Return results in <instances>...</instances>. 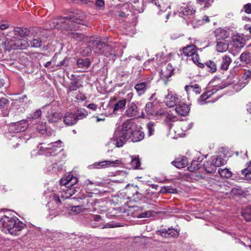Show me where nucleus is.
<instances>
[{
  "instance_id": "obj_2",
  "label": "nucleus",
  "mask_w": 251,
  "mask_h": 251,
  "mask_svg": "<svg viewBox=\"0 0 251 251\" xmlns=\"http://www.w3.org/2000/svg\"><path fill=\"white\" fill-rule=\"evenodd\" d=\"M128 193L130 196L128 197V199L131 201L139 202L144 200L145 202L151 204V201L149 198L148 195H144L140 192L139 187L137 185H132L128 189Z\"/></svg>"
},
{
  "instance_id": "obj_29",
  "label": "nucleus",
  "mask_w": 251,
  "mask_h": 251,
  "mask_svg": "<svg viewBox=\"0 0 251 251\" xmlns=\"http://www.w3.org/2000/svg\"><path fill=\"white\" fill-rule=\"evenodd\" d=\"M241 215L246 221H251V205H248L243 208Z\"/></svg>"
},
{
  "instance_id": "obj_39",
  "label": "nucleus",
  "mask_w": 251,
  "mask_h": 251,
  "mask_svg": "<svg viewBox=\"0 0 251 251\" xmlns=\"http://www.w3.org/2000/svg\"><path fill=\"white\" fill-rule=\"evenodd\" d=\"M72 39L77 42H81L83 40L84 35L78 32H72L70 33Z\"/></svg>"
},
{
  "instance_id": "obj_25",
  "label": "nucleus",
  "mask_w": 251,
  "mask_h": 251,
  "mask_svg": "<svg viewBox=\"0 0 251 251\" xmlns=\"http://www.w3.org/2000/svg\"><path fill=\"white\" fill-rule=\"evenodd\" d=\"M129 164L133 169L143 170L145 168V167L142 166L141 161L140 158H132Z\"/></svg>"
},
{
  "instance_id": "obj_53",
  "label": "nucleus",
  "mask_w": 251,
  "mask_h": 251,
  "mask_svg": "<svg viewBox=\"0 0 251 251\" xmlns=\"http://www.w3.org/2000/svg\"><path fill=\"white\" fill-rule=\"evenodd\" d=\"M42 111L40 109H37L34 112L30 113L28 116V118L33 119H36L41 116Z\"/></svg>"
},
{
  "instance_id": "obj_49",
  "label": "nucleus",
  "mask_w": 251,
  "mask_h": 251,
  "mask_svg": "<svg viewBox=\"0 0 251 251\" xmlns=\"http://www.w3.org/2000/svg\"><path fill=\"white\" fill-rule=\"evenodd\" d=\"M50 199L51 201H54L58 206L61 204V201L59 196L56 194H52L50 197Z\"/></svg>"
},
{
  "instance_id": "obj_1",
  "label": "nucleus",
  "mask_w": 251,
  "mask_h": 251,
  "mask_svg": "<svg viewBox=\"0 0 251 251\" xmlns=\"http://www.w3.org/2000/svg\"><path fill=\"white\" fill-rule=\"evenodd\" d=\"M25 225L16 217H9L6 216L0 219V227L7 229L12 235H18Z\"/></svg>"
},
{
  "instance_id": "obj_10",
  "label": "nucleus",
  "mask_w": 251,
  "mask_h": 251,
  "mask_svg": "<svg viewBox=\"0 0 251 251\" xmlns=\"http://www.w3.org/2000/svg\"><path fill=\"white\" fill-rule=\"evenodd\" d=\"M139 114V108L135 102H132L127 103V109L125 113L126 116L128 118L138 117Z\"/></svg>"
},
{
  "instance_id": "obj_46",
  "label": "nucleus",
  "mask_w": 251,
  "mask_h": 251,
  "mask_svg": "<svg viewBox=\"0 0 251 251\" xmlns=\"http://www.w3.org/2000/svg\"><path fill=\"white\" fill-rule=\"evenodd\" d=\"M213 160L216 168L224 165L226 162L224 158H215Z\"/></svg>"
},
{
  "instance_id": "obj_32",
  "label": "nucleus",
  "mask_w": 251,
  "mask_h": 251,
  "mask_svg": "<svg viewBox=\"0 0 251 251\" xmlns=\"http://www.w3.org/2000/svg\"><path fill=\"white\" fill-rule=\"evenodd\" d=\"M240 61L245 64L251 63V53L250 52H243L241 53L239 57Z\"/></svg>"
},
{
  "instance_id": "obj_36",
  "label": "nucleus",
  "mask_w": 251,
  "mask_h": 251,
  "mask_svg": "<svg viewBox=\"0 0 251 251\" xmlns=\"http://www.w3.org/2000/svg\"><path fill=\"white\" fill-rule=\"evenodd\" d=\"M180 230L173 227H168V232L167 238H177L179 235Z\"/></svg>"
},
{
  "instance_id": "obj_9",
  "label": "nucleus",
  "mask_w": 251,
  "mask_h": 251,
  "mask_svg": "<svg viewBox=\"0 0 251 251\" xmlns=\"http://www.w3.org/2000/svg\"><path fill=\"white\" fill-rule=\"evenodd\" d=\"M168 94L165 96L164 103L169 107H173L176 106L179 101L178 96L174 94L172 91L167 90Z\"/></svg>"
},
{
  "instance_id": "obj_22",
  "label": "nucleus",
  "mask_w": 251,
  "mask_h": 251,
  "mask_svg": "<svg viewBox=\"0 0 251 251\" xmlns=\"http://www.w3.org/2000/svg\"><path fill=\"white\" fill-rule=\"evenodd\" d=\"M174 68L171 63H169L167 65V66L164 70H161V75L163 77L167 79L172 76L174 74Z\"/></svg>"
},
{
  "instance_id": "obj_30",
  "label": "nucleus",
  "mask_w": 251,
  "mask_h": 251,
  "mask_svg": "<svg viewBox=\"0 0 251 251\" xmlns=\"http://www.w3.org/2000/svg\"><path fill=\"white\" fill-rule=\"evenodd\" d=\"M6 49L7 50H16L20 47L19 43H15L13 39L7 38L5 40Z\"/></svg>"
},
{
  "instance_id": "obj_38",
  "label": "nucleus",
  "mask_w": 251,
  "mask_h": 251,
  "mask_svg": "<svg viewBox=\"0 0 251 251\" xmlns=\"http://www.w3.org/2000/svg\"><path fill=\"white\" fill-rule=\"evenodd\" d=\"M126 103V99L118 100L114 106L113 111L115 112L125 107Z\"/></svg>"
},
{
  "instance_id": "obj_64",
  "label": "nucleus",
  "mask_w": 251,
  "mask_h": 251,
  "mask_svg": "<svg viewBox=\"0 0 251 251\" xmlns=\"http://www.w3.org/2000/svg\"><path fill=\"white\" fill-rule=\"evenodd\" d=\"M247 172H251V162H250L248 166L246 168L243 169L241 171L242 174H245Z\"/></svg>"
},
{
  "instance_id": "obj_28",
  "label": "nucleus",
  "mask_w": 251,
  "mask_h": 251,
  "mask_svg": "<svg viewBox=\"0 0 251 251\" xmlns=\"http://www.w3.org/2000/svg\"><path fill=\"white\" fill-rule=\"evenodd\" d=\"M91 63L90 59L89 58H79L76 62V64L78 67L86 69L90 66Z\"/></svg>"
},
{
  "instance_id": "obj_31",
  "label": "nucleus",
  "mask_w": 251,
  "mask_h": 251,
  "mask_svg": "<svg viewBox=\"0 0 251 251\" xmlns=\"http://www.w3.org/2000/svg\"><path fill=\"white\" fill-rule=\"evenodd\" d=\"M61 117L60 113L52 110L49 113L48 119L50 123H53L56 122Z\"/></svg>"
},
{
  "instance_id": "obj_15",
  "label": "nucleus",
  "mask_w": 251,
  "mask_h": 251,
  "mask_svg": "<svg viewBox=\"0 0 251 251\" xmlns=\"http://www.w3.org/2000/svg\"><path fill=\"white\" fill-rule=\"evenodd\" d=\"M131 20V21H128L124 25V28L128 34H134L136 31L135 26L137 23V17L134 16Z\"/></svg>"
},
{
  "instance_id": "obj_56",
  "label": "nucleus",
  "mask_w": 251,
  "mask_h": 251,
  "mask_svg": "<svg viewBox=\"0 0 251 251\" xmlns=\"http://www.w3.org/2000/svg\"><path fill=\"white\" fill-rule=\"evenodd\" d=\"M168 232V229H160L156 231V234L159 235L162 237L167 238Z\"/></svg>"
},
{
  "instance_id": "obj_33",
  "label": "nucleus",
  "mask_w": 251,
  "mask_h": 251,
  "mask_svg": "<svg viewBox=\"0 0 251 251\" xmlns=\"http://www.w3.org/2000/svg\"><path fill=\"white\" fill-rule=\"evenodd\" d=\"M201 160L200 162L198 160L193 159L191 163V165L188 167V170L190 172H194L199 170L201 167Z\"/></svg>"
},
{
  "instance_id": "obj_14",
  "label": "nucleus",
  "mask_w": 251,
  "mask_h": 251,
  "mask_svg": "<svg viewBox=\"0 0 251 251\" xmlns=\"http://www.w3.org/2000/svg\"><path fill=\"white\" fill-rule=\"evenodd\" d=\"M63 121L68 126H72L75 124L77 121V116L73 113H67L65 114Z\"/></svg>"
},
{
  "instance_id": "obj_40",
  "label": "nucleus",
  "mask_w": 251,
  "mask_h": 251,
  "mask_svg": "<svg viewBox=\"0 0 251 251\" xmlns=\"http://www.w3.org/2000/svg\"><path fill=\"white\" fill-rule=\"evenodd\" d=\"M145 111L149 115H153L154 113V107L152 102H148L146 103Z\"/></svg>"
},
{
  "instance_id": "obj_35",
  "label": "nucleus",
  "mask_w": 251,
  "mask_h": 251,
  "mask_svg": "<svg viewBox=\"0 0 251 251\" xmlns=\"http://www.w3.org/2000/svg\"><path fill=\"white\" fill-rule=\"evenodd\" d=\"M228 48V44L226 41H220L217 42L216 45L217 50L220 52L226 51Z\"/></svg>"
},
{
  "instance_id": "obj_41",
  "label": "nucleus",
  "mask_w": 251,
  "mask_h": 251,
  "mask_svg": "<svg viewBox=\"0 0 251 251\" xmlns=\"http://www.w3.org/2000/svg\"><path fill=\"white\" fill-rule=\"evenodd\" d=\"M191 57L193 62L198 67L201 68H203L204 67L205 65L203 63L199 62V60L200 59V57L199 54L197 53V52L195 53L193 55H192Z\"/></svg>"
},
{
  "instance_id": "obj_27",
  "label": "nucleus",
  "mask_w": 251,
  "mask_h": 251,
  "mask_svg": "<svg viewBox=\"0 0 251 251\" xmlns=\"http://www.w3.org/2000/svg\"><path fill=\"white\" fill-rule=\"evenodd\" d=\"M197 48L196 46L192 45L184 47L182 49L183 53L187 56H191L197 52Z\"/></svg>"
},
{
  "instance_id": "obj_8",
  "label": "nucleus",
  "mask_w": 251,
  "mask_h": 251,
  "mask_svg": "<svg viewBox=\"0 0 251 251\" xmlns=\"http://www.w3.org/2000/svg\"><path fill=\"white\" fill-rule=\"evenodd\" d=\"M246 43V40L243 35L237 34L231 37V44L236 50H240Z\"/></svg>"
},
{
  "instance_id": "obj_16",
  "label": "nucleus",
  "mask_w": 251,
  "mask_h": 251,
  "mask_svg": "<svg viewBox=\"0 0 251 251\" xmlns=\"http://www.w3.org/2000/svg\"><path fill=\"white\" fill-rule=\"evenodd\" d=\"M150 87V82L148 81L138 83L134 86L135 89L139 96L143 95Z\"/></svg>"
},
{
  "instance_id": "obj_26",
  "label": "nucleus",
  "mask_w": 251,
  "mask_h": 251,
  "mask_svg": "<svg viewBox=\"0 0 251 251\" xmlns=\"http://www.w3.org/2000/svg\"><path fill=\"white\" fill-rule=\"evenodd\" d=\"M203 167L206 173L209 174L214 173L216 171V167L215 166L213 160L207 161L203 164Z\"/></svg>"
},
{
  "instance_id": "obj_57",
  "label": "nucleus",
  "mask_w": 251,
  "mask_h": 251,
  "mask_svg": "<svg viewBox=\"0 0 251 251\" xmlns=\"http://www.w3.org/2000/svg\"><path fill=\"white\" fill-rule=\"evenodd\" d=\"M50 150L49 149V148H46L43 151L40 150L38 152V155H45L46 156H53L54 155L50 154Z\"/></svg>"
},
{
  "instance_id": "obj_18",
  "label": "nucleus",
  "mask_w": 251,
  "mask_h": 251,
  "mask_svg": "<svg viewBox=\"0 0 251 251\" xmlns=\"http://www.w3.org/2000/svg\"><path fill=\"white\" fill-rule=\"evenodd\" d=\"M135 126L134 123L130 120H127L123 123L122 127L120 131L125 132L126 134H129L133 130Z\"/></svg>"
},
{
  "instance_id": "obj_60",
  "label": "nucleus",
  "mask_w": 251,
  "mask_h": 251,
  "mask_svg": "<svg viewBox=\"0 0 251 251\" xmlns=\"http://www.w3.org/2000/svg\"><path fill=\"white\" fill-rule=\"evenodd\" d=\"M191 88L192 89L193 91H194L196 94H200L201 91V88L197 84H195L194 85L192 84Z\"/></svg>"
},
{
  "instance_id": "obj_4",
  "label": "nucleus",
  "mask_w": 251,
  "mask_h": 251,
  "mask_svg": "<svg viewBox=\"0 0 251 251\" xmlns=\"http://www.w3.org/2000/svg\"><path fill=\"white\" fill-rule=\"evenodd\" d=\"M121 160L117 159L115 161L103 160L101 161L96 162L93 164L88 166L90 169H101L109 167H116L122 164Z\"/></svg>"
},
{
  "instance_id": "obj_6",
  "label": "nucleus",
  "mask_w": 251,
  "mask_h": 251,
  "mask_svg": "<svg viewBox=\"0 0 251 251\" xmlns=\"http://www.w3.org/2000/svg\"><path fill=\"white\" fill-rule=\"evenodd\" d=\"M129 137L130 136L128 134H126L125 132L119 130H116L112 139L113 144L118 148L123 147Z\"/></svg>"
},
{
  "instance_id": "obj_13",
  "label": "nucleus",
  "mask_w": 251,
  "mask_h": 251,
  "mask_svg": "<svg viewBox=\"0 0 251 251\" xmlns=\"http://www.w3.org/2000/svg\"><path fill=\"white\" fill-rule=\"evenodd\" d=\"M92 44V49L96 53L103 54L104 49L106 46V44L99 40H94L91 41Z\"/></svg>"
},
{
  "instance_id": "obj_45",
  "label": "nucleus",
  "mask_w": 251,
  "mask_h": 251,
  "mask_svg": "<svg viewBox=\"0 0 251 251\" xmlns=\"http://www.w3.org/2000/svg\"><path fill=\"white\" fill-rule=\"evenodd\" d=\"M218 172L222 177L229 178L232 175L231 172L227 169H219Z\"/></svg>"
},
{
  "instance_id": "obj_42",
  "label": "nucleus",
  "mask_w": 251,
  "mask_h": 251,
  "mask_svg": "<svg viewBox=\"0 0 251 251\" xmlns=\"http://www.w3.org/2000/svg\"><path fill=\"white\" fill-rule=\"evenodd\" d=\"M75 114L77 116V120L81 119L88 115V112L84 108H79L76 110Z\"/></svg>"
},
{
  "instance_id": "obj_21",
  "label": "nucleus",
  "mask_w": 251,
  "mask_h": 251,
  "mask_svg": "<svg viewBox=\"0 0 251 251\" xmlns=\"http://www.w3.org/2000/svg\"><path fill=\"white\" fill-rule=\"evenodd\" d=\"M82 87V85L79 83V79L76 77H75L72 79L71 82L67 87V94L72 91H76Z\"/></svg>"
},
{
  "instance_id": "obj_61",
  "label": "nucleus",
  "mask_w": 251,
  "mask_h": 251,
  "mask_svg": "<svg viewBox=\"0 0 251 251\" xmlns=\"http://www.w3.org/2000/svg\"><path fill=\"white\" fill-rule=\"evenodd\" d=\"M71 210L75 214L79 213L81 211V207L80 205L71 207Z\"/></svg>"
},
{
  "instance_id": "obj_37",
  "label": "nucleus",
  "mask_w": 251,
  "mask_h": 251,
  "mask_svg": "<svg viewBox=\"0 0 251 251\" xmlns=\"http://www.w3.org/2000/svg\"><path fill=\"white\" fill-rule=\"evenodd\" d=\"M205 65L208 68L209 73H213L217 71V64L213 61L209 60L205 63Z\"/></svg>"
},
{
  "instance_id": "obj_59",
  "label": "nucleus",
  "mask_w": 251,
  "mask_h": 251,
  "mask_svg": "<svg viewBox=\"0 0 251 251\" xmlns=\"http://www.w3.org/2000/svg\"><path fill=\"white\" fill-rule=\"evenodd\" d=\"M75 99L77 100L84 101L86 99V97L81 92H79L75 96Z\"/></svg>"
},
{
  "instance_id": "obj_51",
  "label": "nucleus",
  "mask_w": 251,
  "mask_h": 251,
  "mask_svg": "<svg viewBox=\"0 0 251 251\" xmlns=\"http://www.w3.org/2000/svg\"><path fill=\"white\" fill-rule=\"evenodd\" d=\"M31 46L34 48H39L42 46V42L40 38L33 39L30 41Z\"/></svg>"
},
{
  "instance_id": "obj_3",
  "label": "nucleus",
  "mask_w": 251,
  "mask_h": 251,
  "mask_svg": "<svg viewBox=\"0 0 251 251\" xmlns=\"http://www.w3.org/2000/svg\"><path fill=\"white\" fill-rule=\"evenodd\" d=\"M67 21L69 23L71 30H76L79 28V24L85 19L84 15L81 11L72 13L70 15L66 16Z\"/></svg>"
},
{
  "instance_id": "obj_63",
  "label": "nucleus",
  "mask_w": 251,
  "mask_h": 251,
  "mask_svg": "<svg viewBox=\"0 0 251 251\" xmlns=\"http://www.w3.org/2000/svg\"><path fill=\"white\" fill-rule=\"evenodd\" d=\"M245 12L247 14H251V3H248L244 6Z\"/></svg>"
},
{
  "instance_id": "obj_17",
  "label": "nucleus",
  "mask_w": 251,
  "mask_h": 251,
  "mask_svg": "<svg viewBox=\"0 0 251 251\" xmlns=\"http://www.w3.org/2000/svg\"><path fill=\"white\" fill-rule=\"evenodd\" d=\"M103 54L107 57H117L119 56L118 50V48L107 44L104 49Z\"/></svg>"
},
{
  "instance_id": "obj_55",
  "label": "nucleus",
  "mask_w": 251,
  "mask_h": 251,
  "mask_svg": "<svg viewBox=\"0 0 251 251\" xmlns=\"http://www.w3.org/2000/svg\"><path fill=\"white\" fill-rule=\"evenodd\" d=\"M69 64V58L65 57L63 60L61 61L58 64L56 65L57 67H67Z\"/></svg>"
},
{
  "instance_id": "obj_50",
  "label": "nucleus",
  "mask_w": 251,
  "mask_h": 251,
  "mask_svg": "<svg viewBox=\"0 0 251 251\" xmlns=\"http://www.w3.org/2000/svg\"><path fill=\"white\" fill-rule=\"evenodd\" d=\"M36 129H37V131L41 134H44L47 132L46 126L45 124H38L36 125Z\"/></svg>"
},
{
  "instance_id": "obj_12",
  "label": "nucleus",
  "mask_w": 251,
  "mask_h": 251,
  "mask_svg": "<svg viewBox=\"0 0 251 251\" xmlns=\"http://www.w3.org/2000/svg\"><path fill=\"white\" fill-rule=\"evenodd\" d=\"M176 106L175 110L176 112L180 116H187L190 111L189 106L184 102L179 101Z\"/></svg>"
},
{
  "instance_id": "obj_44",
  "label": "nucleus",
  "mask_w": 251,
  "mask_h": 251,
  "mask_svg": "<svg viewBox=\"0 0 251 251\" xmlns=\"http://www.w3.org/2000/svg\"><path fill=\"white\" fill-rule=\"evenodd\" d=\"M214 0H197L198 3L203 6V8H208L211 6Z\"/></svg>"
},
{
  "instance_id": "obj_62",
  "label": "nucleus",
  "mask_w": 251,
  "mask_h": 251,
  "mask_svg": "<svg viewBox=\"0 0 251 251\" xmlns=\"http://www.w3.org/2000/svg\"><path fill=\"white\" fill-rule=\"evenodd\" d=\"M19 137L20 139L19 142L21 143H25L30 138V136L29 135H24Z\"/></svg>"
},
{
  "instance_id": "obj_23",
  "label": "nucleus",
  "mask_w": 251,
  "mask_h": 251,
  "mask_svg": "<svg viewBox=\"0 0 251 251\" xmlns=\"http://www.w3.org/2000/svg\"><path fill=\"white\" fill-rule=\"evenodd\" d=\"M215 35L218 40H223L227 38L229 33L226 30L220 28L217 29L215 32Z\"/></svg>"
},
{
  "instance_id": "obj_5",
  "label": "nucleus",
  "mask_w": 251,
  "mask_h": 251,
  "mask_svg": "<svg viewBox=\"0 0 251 251\" xmlns=\"http://www.w3.org/2000/svg\"><path fill=\"white\" fill-rule=\"evenodd\" d=\"M195 10L190 6L186 5L180 8L178 13L179 17H182L189 22H191L192 25L194 24V20H192L194 18Z\"/></svg>"
},
{
  "instance_id": "obj_20",
  "label": "nucleus",
  "mask_w": 251,
  "mask_h": 251,
  "mask_svg": "<svg viewBox=\"0 0 251 251\" xmlns=\"http://www.w3.org/2000/svg\"><path fill=\"white\" fill-rule=\"evenodd\" d=\"M129 139L133 142L141 141L144 138V133L139 130H133L129 134Z\"/></svg>"
},
{
  "instance_id": "obj_43",
  "label": "nucleus",
  "mask_w": 251,
  "mask_h": 251,
  "mask_svg": "<svg viewBox=\"0 0 251 251\" xmlns=\"http://www.w3.org/2000/svg\"><path fill=\"white\" fill-rule=\"evenodd\" d=\"M130 7H131V6L129 4L126 3V4H125L123 5V6L122 7L121 10H122L123 12H125V13H128V16L133 18L134 16H136L133 15L132 13L131 10H130Z\"/></svg>"
},
{
  "instance_id": "obj_34",
  "label": "nucleus",
  "mask_w": 251,
  "mask_h": 251,
  "mask_svg": "<svg viewBox=\"0 0 251 251\" xmlns=\"http://www.w3.org/2000/svg\"><path fill=\"white\" fill-rule=\"evenodd\" d=\"M231 63V58L227 55H224L222 57V62L221 65V69L223 70H227Z\"/></svg>"
},
{
  "instance_id": "obj_19",
  "label": "nucleus",
  "mask_w": 251,
  "mask_h": 251,
  "mask_svg": "<svg viewBox=\"0 0 251 251\" xmlns=\"http://www.w3.org/2000/svg\"><path fill=\"white\" fill-rule=\"evenodd\" d=\"M171 164L178 169H182L188 165V158H176Z\"/></svg>"
},
{
  "instance_id": "obj_7",
  "label": "nucleus",
  "mask_w": 251,
  "mask_h": 251,
  "mask_svg": "<svg viewBox=\"0 0 251 251\" xmlns=\"http://www.w3.org/2000/svg\"><path fill=\"white\" fill-rule=\"evenodd\" d=\"M28 126L26 120H23L20 121L11 123L9 126L8 130L10 132L20 133L24 132Z\"/></svg>"
},
{
  "instance_id": "obj_58",
  "label": "nucleus",
  "mask_w": 251,
  "mask_h": 251,
  "mask_svg": "<svg viewBox=\"0 0 251 251\" xmlns=\"http://www.w3.org/2000/svg\"><path fill=\"white\" fill-rule=\"evenodd\" d=\"M152 216V214L151 211H146L140 214H139L137 217L139 218H149Z\"/></svg>"
},
{
  "instance_id": "obj_48",
  "label": "nucleus",
  "mask_w": 251,
  "mask_h": 251,
  "mask_svg": "<svg viewBox=\"0 0 251 251\" xmlns=\"http://www.w3.org/2000/svg\"><path fill=\"white\" fill-rule=\"evenodd\" d=\"M18 100L19 102L22 103V104L24 106H28V104L31 103V101L29 100H28L27 97L25 95H23L20 97Z\"/></svg>"
},
{
  "instance_id": "obj_54",
  "label": "nucleus",
  "mask_w": 251,
  "mask_h": 251,
  "mask_svg": "<svg viewBox=\"0 0 251 251\" xmlns=\"http://www.w3.org/2000/svg\"><path fill=\"white\" fill-rule=\"evenodd\" d=\"M9 100L6 98H0V109H3L9 103Z\"/></svg>"
},
{
  "instance_id": "obj_47",
  "label": "nucleus",
  "mask_w": 251,
  "mask_h": 251,
  "mask_svg": "<svg viewBox=\"0 0 251 251\" xmlns=\"http://www.w3.org/2000/svg\"><path fill=\"white\" fill-rule=\"evenodd\" d=\"M155 123L152 122H150L147 125V127L148 130V135L151 136L154 134Z\"/></svg>"
},
{
  "instance_id": "obj_24",
  "label": "nucleus",
  "mask_w": 251,
  "mask_h": 251,
  "mask_svg": "<svg viewBox=\"0 0 251 251\" xmlns=\"http://www.w3.org/2000/svg\"><path fill=\"white\" fill-rule=\"evenodd\" d=\"M15 34L21 37H25L29 35L30 31L27 28L17 27L14 30Z\"/></svg>"
},
{
  "instance_id": "obj_11",
  "label": "nucleus",
  "mask_w": 251,
  "mask_h": 251,
  "mask_svg": "<svg viewBox=\"0 0 251 251\" xmlns=\"http://www.w3.org/2000/svg\"><path fill=\"white\" fill-rule=\"evenodd\" d=\"M57 28H60L65 30H71L69 23L67 21V17H57L55 18Z\"/></svg>"
},
{
  "instance_id": "obj_52",
  "label": "nucleus",
  "mask_w": 251,
  "mask_h": 251,
  "mask_svg": "<svg viewBox=\"0 0 251 251\" xmlns=\"http://www.w3.org/2000/svg\"><path fill=\"white\" fill-rule=\"evenodd\" d=\"M209 93H210V92H207L206 93H204L202 94L200 98L198 99V102L201 103V104H203L204 102H203L205 100H207L209 96L211 95V94H208Z\"/></svg>"
}]
</instances>
